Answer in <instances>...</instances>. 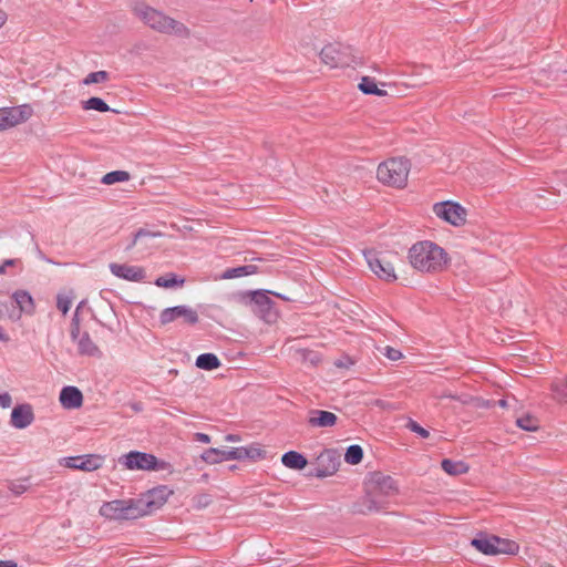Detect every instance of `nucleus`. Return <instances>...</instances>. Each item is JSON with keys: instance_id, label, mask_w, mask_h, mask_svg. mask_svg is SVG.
<instances>
[{"instance_id": "obj_1", "label": "nucleus", "mask_w": 567, "mask_h": 567, "mask_svg": "<svg viewBox=\"0 0 567 567\" xmlns=\"http://www.w3.org/2000/svg\"><path fill=\"white\" fill-rule=\"evenodd\" d=\"M411 266L422 272H440L449 264L447 252L430 240L417 241L409 249Z\"/></svg>"}, {"instance_id": "obj_2", "label": "nucleus", "mask_w": 567, "mask_h": 567, "mask_svg": "<svg viewBox=\"0 0 567 567\" xmlns=\"http://www.w3.org/2000/svg\"><path fill=\"white\" fill-rule=\"evenodd\" d=\"M134 14L151 29L165 34H175L181 38L190 35L189 29L164 12L156 10L144 2H138L133 7Z\"/></svg>"}, {"instance_id": "obj_3", "label": "nucleus", "mask_w": 567, "mask_h": 567, "mask_svg": "<svg viewBox=\"0 0 567 567\" xmlns=\"http://www.w3.org/2000/svg\"><path fill=\"white\" fill-rule=\"evenodd\" d=\"M202 460L208 464H217L230 460H250L257 461L266 457V451L256 444L249 446L231 447L230 450H220L210 447L202 453Z\"/></svg>"}, {"instance_id": "obj_4", "label": "nucleus", "mask_w": 567, "mask_h": 567, "mask_svg": "<svg viewBox=\"0 0 567 567\" xmlns=\"http://www.w3.org/2000/svg\"><path fill=\"white\" fill-rule=\"evenodd\" d=\"M99 513L106 519L118 522L133 520L145 516L141 502L137 498L104 502Z\"/></svg>"}, {"instance_id": "obj_5", "label": "nucleus", "mask_w": 567, "mask_h": 567, "mask_svg": "<svg viewBox=\"0 0 567 567\" xmlns=\"http://www.w3.org/2000/svg\"><path fill=\"white\" fill-rule=\"evenodd\" d=\"M409 172V159L394 157L379 164L377 177L383 184L402 188L406 185Z\"/></svg>"}, {"instance_id": "obj_6", "label": "nucleus", "mask_w": 567, "mask_h": 567, "mask_svg": "<svg viewBox=\"0 0 567 567\" xmlns=\"http://www.w3.org/2000/svg\"><path fill=\"white\" fill-rule=\"evenodd\" d=\"M118 463L130 471H165L173 472L171 463L157 458L146 452L130 451L118 457Z\"/></svg>"}, {"instance_id": "obj_7", "label": "nucleus", "mask_w": 567, "mask_h": 567, "mask_svg": "<svg viewBox=\"0 0 567 567\" xmlns=\"http://www.w3.org/2000/svg\"><path fill=\"white\" fill-rule=\"evenodd\" d=\"M267 290H256L247 292L244 296L245 303L250 310L267 323L275 322L278 313L275 309V302L268 296Z\"/></svg>"}, {"instance_id": "obj_8", "label": "nucleus", "mask_w": 567, "mask_h": 567, "mask_svg": "<svg viewBox=\"0 0 567 567\" xmlns=\"http://www.w3.org/2000/svg\"><path fill=\"white\" fill-rule=\"evenodd\" d=\"M433 212L439 218L454 227H461L466 224L467 212L460 203L453 200L435 203Z\"/></svg>"}, {"instance_id": "obj_9", "label": "nucleus", "mask_w": 567, "mask_h": 567, "mask_svg": "<svg viewBox=\"0 0 567 567\" xmlns=\"http://www.w3.org/2000/svg\"><path fill=\"white\" fill-rule=\"evenodd\" d=\"M340 455L333 449L323 450L316 458L315 467L307 474L323 478L333 475L340 466Z\"/></svg>"}, {"instance_id": "obj_10", "label": "nucleus", "mask_w": 567, "mask_h": 567, "mask_svg": "<svg viewBox=\"0 0 567 567\" xmlns=\"http://www.w3.org/2000/svg\"><path fill=\"white\" fill-rule=\"evenodd\" d=\"M173 489H171L167 485H158L137 497V499L141 502V506L145 516L151 515L159 509L167 502L168 497L173 495Z\"/></svg>"}, {"instance_id": "obj_11", "label": "nucleus", "mask_w": 567, "mask_h": 567, "mask_svg": "<svg viewBox=\"0 0 567 567\" xmlns=\"http://www.w3.org/2000/svg\"><path fill=\"white\" fill-rule=\"evenodd\" d=\"M364 487L369 488L377 497L384 499V497L394 495L398 492V486L394 478L385 475L382 472H371L364 481Z\"/></svg>"}, {"instance_id": "obj_12", "label": "nucleus", "mask_w": 567, "mask_h": 567, "mask_svg": "<svg viewBox=\"0 0 567 567\" xmlns=\"http://www.w3.org/2000/svg\"><path fill=\"white\" fill-rule=\"evenodd\" d=\"M363 255L371 271L375 274L380 279L390 282L396 280L395 269L393 265L389 260H386V258L382 256V254L373 249H370L364 250Z\"/></svg>"}, {"instance_id": "obj_13", "label": "nucleus", "mask_w": 567, "mask_h": 567, "mask_svg": "<svg viewBox=\"0 0 567 567\" xmlns=\"http://www.w3.org/2000/svg\"><path fill=\"white\" fill-rule=\"evenodd\" d=\"M321 61L330 68L348 66L350 59L348 53L342 50L339 43H329L320 51Z\"/></svg>"}, {"instance_id": "obj_14", "label": "nucleus", "mask_w": 567, "mask_h": 567, "mask_svg": "<svg viewBox=\"0 0 567 567\" xmlns=\"http://www.w3.org/2000/svg\"><path fill=\"white\" fill-rule=\"evenodd\" d=\"M183 318L188 324H196L199 320L198 315L195 310L187 306H175L165 308L159 315L161 324L165 326L173 322L174 320Z\"/></svg>"}, {"instance_id": "obj_15", "label": "nucleus", "mask_w": 567, "mask_h": 567, "mask_svg": "<svg viewBox=\"0 0 567 567\" xmlns=\"http://www.w3.org/2000/svg\"><path fill=\"white\" fill-rule=\"evenodd\" d=\"M384 499L377 497L369 488L364 487V495L351 505L352 514L368 515L383 508Z\"/></svg>"}, {"instance_id": "obj_16", "label": "nucleus", "mask_w": 567, "mask_h": 567, "mask_svg": "<svg viewBox=\"0 0 567 567\" xmlns=\"http://www.w3.org/2000/svg\"><path fill=\"white\" fill-rule=\"evenodd\" d=\"M35 415L30 403L17 404L10 414V425L17 430H23L34 422Z\"/></svg>"}, {"instance_id": "obj_17", "label": "nucleus", "mask_w": 567, "mask_h": 567, "mask_svg": "<svg viewBox=\"0 0 567 567\" xmlns=\"http://www.w3.org/2000/svg\"><path fill=\"white\" fill-rule=\"evenodd\" d=\"M109 267L112 275L127 281L141 282L146 277L144 268L138 266L111 262Z\"/></svg>"}, {"instance_id": "obj_18", "label": "nucleus", "mask_w": 567, "mask_h": 567, "mask_svg": "<svg viewBox=\"0 0 567 567\" xmlns=\"http://www.w3.org/2000/svg\"><path fill=\"white\" fill-rule=\"evenodd\" d=\"M338 416L324 410L311 409L308 411L307 423L310 427H332L337 424Z\"/></svg>"}, {"instance_id": "obj_19", "label": "nucleus", "mask_w": 567, "mask_h": 567, "mask_svg": "<svg viewBox=\"0 0 567 567\" xmlns=\"http://www.w3.org/2000/svg\"><path fill=\"white\" fill-rule=\"evenodd\" d=\"M59 400L64 409L74 410L82 406L83 394L79 388L66 385L62 388Z\"/></svg>"}, {"instance_id": "obj_20", "label": "nucleus", "mask_w": 567, "mask_h": 567, "mask_svg": "<svg viewBox=\"0 0 567 567\" xmlns=\"http://www.w3.org/2000/svg\"><path fill=\"white\" fill-rule=\"evenodd\" d=\"M27 121V115H21L17 107L0 109V131L13 127Z\"/></svg>"}, {"instance_id": "obj_21", "label": "nucleus", "mask_w": 567, "mask_h": 567, "mask_svg": "<svg viewBox=\"0 0 567 567\" xmlns=\"http://www.w3.org/2000/svg\"><path fill=\"white\" fill-rule=\"evenodd\" d=\"M471 545L480 553L494 556L497 555V548L493 542V535L480 532L476 537L471 540Z\"/></svg>"}, {"instance_id": "obj_22", "label": "nucleus", "mask_w": 567, "mask_h": 567, "mask_svg": "<svg viewBox=\"0 0 567 567\" xmlns=\"http://www.w3.org/2000/svg\"><path fill=\"white\" fill-rule=\"evenodd\" d=\"M75 342L78 343L79 354L95 358H100L102 355V351L93 342L87 331H84L82 334L80 333Z\"/></svg>"}, {"instance_id": "obj_23", "label": "nucleus", "mask_w": 567, "mask_h": 567, "mask_svg": "<svg viewBox=\"0 0 567 567\" xmlns=\"http://www.w3.org/2000/svg\"><path fill=\"white\" fill-rule=\"evenodd\" d=\"M12 299L19 307V313L32 315L34 312V300L27 290H16L12 293ZM20 315H18V318Z\"/></svg>"}, {"instance_id": "obj_24", "label": "nucleus", "mask_w": 567, "mask_h": 567, "mask_svg": "<svg viewBox=\"0 0 567 567\" xmlns=\"http://www.w3.org/2000/svg\"><path fill=\"white\" fill-rule=\"evenodd\" d=\"M281 463L288 468L301 471L308 465V460L297 451H288L281 456Z\"/></svg>"}, {"instance_id": "obj_25", "label": "nucleus", "mask_w": 567, "mask_h": 567, "mask_svg": "<svg viewBox=\"0 0 567 567\" xmlns=\"http://www.w3.org/2000/svg\"><path fill=\"white\" fill-rule=\"evenodd\" d=\"M195 365L202 370L213 371L218 369L221 362L215 353L206 352L196 358Z\"/></svg>"}, {"instance_id": "obj_26", "label": "nucleus", "mask_w": 567, "mask_h": 567, "mask_svg": "<svg viewBox=\"0 0 567 567\" xmlns=\"http://www.w3.org/2000/svg\"><path fill=\"white\" fill-rule=\"evenodd\" d=\"M493 542L497 548V555H516L519 551V545L515 540L493 535Z\"/></svg>"}, {"instance_id": "obj_27", "label": "nucleus", "mask_w": 567, "mask_h": 567, "mask_svg": "<svg viewBox=\"0 0 567 567\" xmlns=\"http://www.w3.org/2000/svg\"><path fill=\"white\" fill-rule=\"evenodd\" d=\"M442 470L449 475H461L468 472V465L463 461H453L450 458H443L441 462Z\"/></svg>"}, {"instance_id": "obj_28", "label": "nucleus", "mask_w": 567, "mask_h": 567, "mask_svg": "<svg viewBox=\"0 0 567 567\" xmlns=\"http://www.w3.org/2000/svg\"><path fill=\"white\" fill-rule=\"evenodd\" d=\"M359 90L365 95L384 96L386 91L378 87L377 82L373 78L363 76L358 85Z\"/></svg>"}, {"instance_id": "obj_29", "label": "nucleus", "mask_w": 567, "mask_h": 567, "mask_svg": "<svg viewBox=\"0 0 567 567\" xmlns=\"http://www.w3.org/2000/svg\"><path fill=\"white\" fill-rule=\"evenodd\" d=\"M185 282V278L177 276L174 272H168L155 279L154 284L161 288H175L182 287Z\"/></svg>"}, {"instance_id": "obj_30", "label": "nucleus", "mask_w": 567, "mask_h": 567, "mask_svg": "<svg viewBox=\"0 0 567 567\" xmlns=\"http://www.w3.org/2000/svg\"><path fill=\"white\" fill-rule=\"evenodd\" d=\"M258 270L257 266L255 265H244L235 268H228L224 275V279H234L239 278L244 276H249L256 274Z\"/></svg>"}, {"instance_id": "obj_31", "label": "nucleus", "mask_w": 567, "mask_h": 567, "mask_svg": "<svg viewBox=\"0 0 567 567\" xmlns=\"http://www.w3.org/2000/svg\"><path fill=\"white\" fill-rule=\"evenodd\" d=\"M554 399L559 403H567V375L554 381L550 385Z\"/></svg>"}, {"instance_id": "obj_32", "label": "nucleus", "mask_w": 567, "mask_h": 567, "mask_svg": "<svg viewBox=\"0 0 567 567\" xmlns=\"http://www.w3.org/2000/svg\"><path fill=\"white\" fill-rule=\"evenodd\" d=\"M82 107L84 110H94V111H97L101 113L110 112V111L117 113L116 110H112L103 99L97 97V96H92L89 100L83 101Z\"/></svg>"}, {"instance_id": "obj_33", "label": "nucleus", "mask_w": 567, "mask_h": 567, "mask_svg": "<svg viewBox=\"0 0 567 567\" xmlns=\"http://www.w3.org/2000/svg\"><path fill=\"white\" fill-rule=\"evenodd\" d=\"M83 461H81L82 471L84 472H92L96 471L103 465V457L99 454H86L82 455Z\"/></svg>"}, {"instance_id": "obj_34", "label": "nucleus", "mask_w": 567, "mask_h": 567, "mask_svg": "<svg viewBox=\"0 0 567 567\" xmlns=\"http://www.w3.org/2000/svg\"><path fill=\"white\" fill-rule=\"evenodd\" d=\"M363 458V449L358 444L350 445L344 453V461L350 465L359 464Z\"/></svg>"}, {"instance_id": "obj_35", "label": "nucleus", "mask_w": 567, "mask_h": 567, "mask_svg": "<svg viewBox=\"0 0 567 567\" xmlns=\"http://www.w3.org/2000/svg\"><path fill=\"white\" fill-rule=\"evenodd\" d=\"M131 177L130 173L126 171H112L106 173L101 182L105 185H112L115 183L126 182Z\"/></svg>"}, {"instance_id": "obj_36", "label": "nucleus", "mask_w": 567, "mask_h": 567, "mask_svg": "<svg viewBox=\"0 0 567 567\" xmlns=\"http://www.w3.org/2000/svg\"><path fill=\"white\" fill-rule=\"evenodd\" d=\"M516 425L522 430L533 432L538 429V421L534 416L526 414L516 420Z\"/></svg>"}, {"instance_id": "obj_37", "label": "nucleus", "mask_w": 567, "mask_h": 567, "mask_svg": "<svg viewBox=\"0 0 567 567\" xmlns=\"http://www.w3.org/2000/svg\"><path fill=\"white\" fill-rule=\"evenodd\" d=\"M109 78H110V74L106 71L91 72L84 78L83 84L90 85V84H94V83H102V82L107 81Z\"/></svg>"}, {"instance_id": "obj_38", "label": "nucleus", "mask_w": 567, "mask_h": 567, "mask_svg": "<svg viewBox=\"0 0 567 567\" xmlns=\"http://www.w3.org/2000/svg\"><path fill=\"white\" fill-rule=\"evenodd\" d=\"M28 481H29V478H23V480H20V481L10 482L9 485H8V488L16 496L22 495L29 488V485L27 484Z\"/></svg>"}, {"instance_id": "obj_39", "label": "nucleus", "mask_w": 567, "mask_h": 567, "mask_svg": "<svg viewBox=\"0 0 567 567\" xmlns=\"http://www.w3.org/2000/svg\"><path fill=\"white\" fill-rule=\"evenodd\" d=\"M405 426L411 432L416 433L417 435H420L423 439H427L430 436V432L412 419H409Z\"/></svg>"}, {"instance_id": "obj_40", "label": "nucleus", "mask_w": 567, "mask_h": 567, "mask_svg": "<svg viewBox=\"0 0 567 567\" xmlns=\"http://www.w3.org/2000/svg\"><path fill=\"white\" fill-rule=\"evenodd\" d=\"M80 312L78 310L74 311L72 320H71V330L70 337L72 341H76L80 336Z\"/></svg>"}, {"instance_id": "obj_41", "label": "nucleus", "mask_w": 567, "mask_h": 567, "mask_svg": "<svg viewBox=\"0 0 567 567\" xmlns=\"http://www.w3.org/2000/svg\"><path fill=\"white\" fill-rule=\"evenodd\" d=\"M154 236H155V234H153L152 231H150L145 228H140L136 233L133 234V238L130 241V244L127 245L126 250H131L136 245L138 239H141L143 237H154Z\"/></svg>"}, {"instance_id": "obj_42", "label": "nucleus", "mask_w": 567, "mask_h": 567, "mask_svg": "<svg viewBox=\"0 0 567 567\" xmlns=\"http://www.w3.org/2000/svg\"><path fill=\"white\" fill-rule=\"evenodd\" d=\"M81 461H83L82 455L69 456L63 458V465L68 468L82 471L83 464H81Z\"/></svg>"}, {"instance_id": "obj_43", "label": "nucleus", "mask_w": 567, "mask_h": 567, "mask_svg": "<svg viewBox=\"0 0 567 567\" xmlns=\"http://www.w3.org/2000/svg\"><path fill=\"white\" fill-rule=\"evenodd\" d=\"M56 307L63 315H66L71 308V299L65 296H58Z\"/></svg>"}, {"instance_id": "obj_44", "label": "nucleus", "mask_w": 567, "mask_h": 567, "mask_svg": "<svg viewBox=\"0 0 567 567\" xmlns=\"http://www.w3.org/2000/svg\"><path fill=\"white\" fill-rule=\"evenodd\" d=\"M391 361H396L402 358V352L395 348L386 346L382 352Z\"/></svg>"}, {"instance_id": "obj_45", "label": "nucleus", "mask_w": 567, "mask_h": 567, "mask_svg": "<svg viewBox=\"0 0 567 567\" xmlns=\"http://www.w3.org/2000/svg\"><path fill=\"white\" fill-rule=\"evenodd\" d=\"M12 398L8 392L0 393V406L3 409L10 408Z\"/></svg>"}, {"instance_id": "obj_46", "label": "nucleus", "mask_w": 567, "mask_h": 567, "mask_svg": "<svg viewBox=\"0 0 567 567\" xmlns=\"http://www.w3.org/2000/svg\"><path fill=\"white\" fill-rule=\"evenodd\" d=\"M18 261H19L18 259L3 260V262L0 265V275H4L7 271L6 269H8V267L14 266Z\"/></svg>"}, {"instance_id": "obj_47", "label": "nucleus", "mask_w": 567, "mask_h": 567, "mask_svg": "<svg viewBox=\"0 0 567 567\" xmlns=\"http://www.w3.org/2000/svg\"><path fill=\"white\" fill-rule=\"evenodd\" d=\"M336 367L338 368H349L353 364V361L351 360L350 357H344L342 359H339L338 361H336Z\"/></svg>"}, {"instance_id": "obj_48", "label": "nucleus", "mask_w": 567, "mask_h": 567, "mask_svg": "<svg viewBox=\"0 0 567 567\" xmlns=\"http://www.w3.org/2000/svg\"><path fill=\"white\" fill-rule=\"evenodd\" d=\"M195 440L200 443H209L210 436L206 433L198 432V433H195Z\"/></svg>"}, {"instance_id": "obj_49", "label": "nucleus", "mask_w": 567, "mask_h": 567, "mask_svg": "<svg viewBox=\"0 0 567 567\" xmlns=\"http://www.w3.org/2000/svg\"><path fill=\"white\" fill-rule=\"evenodd\" d=\"M210 503L208 495L198 496V507L207 506Z\"/></svg>"}, {"instance_id": "obj_50", "label": "nucleus", "mask_w": 567, "mask_h": 567, "mask_svg": "<svg viewBox=\"0 0 567 567\" xmlns=\"http://www.w3.org/2000/svg\"><path fill=\"white\" fill-rule=\"evenodd\" d=\"M37 256H38L40 259L44 260L45 262H49V264H55L53 260H51L50 258H48V257L42 252V250H41L39 247H37Z\"/></svg>"}, {"instance_id": "obj_51", "label": "nucleus", "mask_w": 567, "mask_h": 567, "mask_svg": "<svg viewBox=\"0 0 567 567\" xmlns=\"http://www.w3.org/2000/svg\"><path fill=\"white\" fill-rule=\"evenodd\" d=\"M0 567H18L14 560H0Z\"/></svg>"}, {"instance_id": "obj_52", "label": "nucleus", "mask_w": 567, "mask_h": 567, "mask_svg": "<svg viewBox=\"0 0 567 567\" xmlns=\"http://www.w3.org/2000/svg\"><path fill=\"white\" fill-rule=\"evenodd\" d=\"M0 341L4 342V343L10 341L9 334L1 327H0Z\"/></svg>"}, {"instance_id": "obj_53", "label": "nucleus", "mask_w": 567, "mask_h": 567, "mask_svg": "<svg viewBox=\"0 0 567 567\" xmlns=\"http://www.w3.org/2000/svg\"><path fill=\"white\" fill-rule=\"evenodd\" d=\"M225 440H226L227 442H237V441H239V440H240V436H239L238 434H227V435L225 436Z\"/></svg>"}, {"instance_id": "obj_54", "label": "nucleus", "mask_w": 567, "mask_h": 567, "mask_svg": "<svg viewBox=\"0 0 567 567\" xmlns=\"http://www.w3.org/2000/svg\"><path fill=\"white\" fill-rule=\"evenodd\" d=\"M7 18V13L4 11H0V28L6 23Z\"/></svg>"}, {"instance_id": "obj_55", "label": "nucleus", "mask_w": 567, "mask_h": 567, "mask_svg": "<svg viewBox=\"0 0 567 567\" xmlns=\"http://www.w3.org/2000/svg\"><path fill=\"white\" fill-rule=\"evenodd\" d=\"M497 403H498V405H499V406H502V408H506V406H507V400H505V399H501V400H498V402H497Z\"/></svg>"}, {"instance_id": "obj_56", "label": "nucleus", "mask_w": 567, "mask_h": 567, "mask_svg": "<svg viewBox=\"0 0 567 567\" xmlns=\"http://www.w3.org/2000/svg\"><path fill=\"white\" fill-rule=\"evenodd\" d=\"M21 112V115H27V118L30 116V112H25L23 109L18 107Z\"/></svg>"}, {"instance_id": "obj_57", "label": "nucleus", "mask_w": 567, "mask_h": 567, "mask_svg": "<svg viewBox=\"0 0 567 567\" xmlns=\"http://www.w3.org/2000/svg\"><path fill=\"white\" fill-rule=\"evenodd\" d=\"M84 303H85V301H84V300H82V301L78 305V307H76V309H75V310H78V311L80 312V309H81V308H83V305H84Z\"/></svg>"}, {"instance_id": "obj_58", "label": "nucleus", "mask_w": 567, "mask_h": 567, "mask_svg": "<svg viewBox=\"0 0 567 567\" xmlns=\"http://www.w3.org/2000/svg\"><path fill=\"white\" fill-rule=\"evenodd\" d=\"M274 295H275L276 297H278V298L284 299V300H288V298H287V297H285L284 295L276 293V292H275Z\"/></svg>"}, {"instance_id": "obj_59", "label": "nucleus", "mask_w": 567, "mask_h": 567, "mask_svg": "<svg viewBox=\"0 0 567 567\" xmlns=\"http://www.w3.org/2000/svg\"><path fill=\"white\" fill-rule=\"evenodd\" d=\"M94 320H95L100 326H102V327H104V326H105V324H104L101 320H99L95 316H94Z\"/></svg>"}, {"instance_id": "obj_60", "label": "nucleus", "mask_w": 567, "mask_h": 567, "mask_svg": "<svg viewBox=\"0 0 567 567\" xmlns=\"http://www.w3.org/2000/svg\"><path fill=\"white\" fill-rule=\"evenodd\" d=\"M0 11H3L2 9H0Z\"/></svg>"}]
</instances>
